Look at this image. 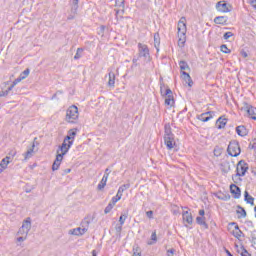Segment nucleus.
<instances>
[{
  "mask_svg": "<svg viewBox=\"0 0 256 256\" xmlns=\"http://www.w3.org/2000/svg\"><path fill=\"white\" fill-rule=\"evenodd\" d=\"M178 46L185 47L187 41V19L181 17L178 21Z\"/></svg>",
  "mask_w": 256,
  "mask_h": 256,
  "instance_id": "1",
  "label": "nucleus"
},
{
  "mask_svg": "<svg viewBox=\"0 0 256 256\" xmlns=\"http://www.w3.org/2000/svg\"><path fill=\"white\" fill-rule=\"evenodd\" d=\"M164 143L168 151H171V149H175V147H177V142H175V134H173L171 124L169 123L165 124L164 126Z\"/></svg>",
  "mask_w": 256,
  "mask_h": 256,
  "instance_id": "2",
  "label": "nucleus"
},
{
  "mask_svg": "<svg viewBox=\"0 0 256 256\" xmlns=\"http://www.w3.org/2000/svg\"><path fill=\"white\" fill-rule=\"evenodd\" d=\"M79 119V108L75 105L70 106L66 111L67 123H75Z\"/></svg>",
  "mask_w": 256,
  "mask_h": 256,
  "instance_id": "3",
  "label": "nucleus"
},
{
  "mask_svg": "<svg viewBox=\"0 0 256 256\" xmlns=\"http://www.w3.org/2000/svg\"><path fill=\"white\" fill-rule=\"evenodd\" d=\"M227 153L230 157H239V155H241V146L239 145V141H230L227 147Z\"/></svg>",
  "mask_w": 256,
  "mask_h": 256,
  "instance_id": "4",
  "label": "nucleus"
},
{
  "mask_svg": "<svg viewBox=\"0 0 256 256\" xmlns=\"http://www.w3.org/2000/svg\"><path fill=\"white\" fill-rule=\"evenodd\" d=\"M247 171H249V164L245 160H240L236 167V177H245Z\"/></svg>",
  "mask_w": 256,
  "mask_h": 256,
  "instance_id": "5",
  "label": "nucleus"
},
{
  "mask_svg": "<svg viewBox=\"0 0 256 256\" xmlns=\"http://www.w3.org/2000/svg\"><path fill=\"white\" fill-rule=\"evenodd\" d=\"M242 105V111H246L248 117H250V119H253V121H256V108L247 102H243Z\"/></svg>",
  "mask_w": 256,
  "mask_h": 256,
  "instance_id": "6",
  "label": "nucleus"
},
{
  "mask_svg": "<svg viewBox=\"0 0 256 256\" xmlns=\"http://www.w3.org/2000/svg\"><path fill=\"white\" fill-rule=\"evenodd\" d=\"M138 57H143L144 59H149L151 57L149 53V46L141 42L138 43Z\"/></svg>",
  "mask_w": 256,
  "mask_h": 256,
  "instance_id": "7",
  "label": "nucleus"
},
{
  "mask_svg": "<svg viewBox=\"0 0 256 256\" xmlns=\"http://www.w3.org/2000/svg\"><path fill=\"white\" fill-rule=\"evenodd\" d=\"M162 97L165 99V105H168L169 107H173L175 105V98H173V91L170 90V88H167L165 90V93L162 94Z\"/></svg>",
  "mask_w": 256,
  "mask_h": 256,
  "instance_id": "8",
  "label": "nucleus"
},
{
  "mask_svg": "<svg viewBox=\"0 0 256 256\" xmlns=\"http://www.w3.org/2000/svg\"><path fill=\"white\" fill-rule=\"evenodd\" d=\"M72 146H73V140L68 141V143H67V140H65V138H64V141H63L62 145L60 146V151L62 153L59 154V150H58L57 155H62V157L64 155H67V153L69 152V149H71Z\"/></svg>",
  "mask_w": 256,
  "mask_h": 256,
  "instance_id": "9",
  "label": "nucleus"
},
{
  "mask_svg": "<svg viewBox=\"0 0 256 256\" xmlns=\"http://www.w3.org/2000/svg\"><path fill=\"white\" fill-rule=\"evenodd\" d=\"M217 11H220V13H229L231 11L229 9V4L225 3L224 1H220L216 4Z\"/></svg>",
  "mask_w": 256,
  "mask_h": 256,
  "instance_id": "10",
  "label": "nucleus"
},
{
  "mask_svg": "<svg viewBox=\"0 0 256 256\" xmlns=\"http://www.w3.org/2000/svg\"><path fill=\"white\" fill-rule=\"evenodd\" d=\"M230 193L234 195V199H240L241 197V188L235 184L230 185Z\"/></svg>",
  "mask_w": 256,
  "mask_h": 256,
  "instance_id": "11",
  "label": "nucleus"
},
{
  "mask_svg": "<svg viewBox=\"0 0 256 256\" xmlns=\"http://www.w3.org/2000/svg\"><path fill=\"white\" fill-rule=\"evenodd\" d=\"M210 119H213V111H208L198 116V120L202 121L203 123H207V121H210Z\"/></svg>",
  "mask_w": 256,
  "mask_h": 256,
  "instance_id": "12",
  "label": "nucleus"
},
{
  "mask_svg": "<svg viewBox=\"0 0 256 256\" xmlns=\"http://www.w3.org/2000/svg\"><path fill=\"white\" fill-rule=\"evenodd\" d=\"M61 161H63V155H56V159L52 164V171H58L59 167H61Z\"/></svg>",
  "mask_w": 256,
  "mask_h": 256,
  "instance_id": "13",
  "label": "nucleus"
},
{
  "mask_svg": "<svg viewBox=\"0 0 256 256\" xmlns=\"http://www.w3.org/2000/svg\"><path fill=\"white\" fill-rule=\"evenodd\" d=\"M236 133L240 137H247V135H249V130H247V128L245 126L240 125V126L236 127Z\"/></svg>",
  "mask_w": 256,
  "mask_h": 256,
  "instance_id": "14",
  "label": "nucleus"
},
{
  "mask_svg": "<svg viewBox=\"0 0 256 256\" xmlns=\"http://www.w3.org/2000/svg\"><path fill=\"white\" fill-rule=\"evenodd\" d=\"M182 79L183 81H185V83L189 86V87H193V80L191 79V75H189V73L182 71Z\"/></svg>",
  "mask_w": 256,
  "mask_h": 256,
  "instance_id": "15",
  "label": "nucleus"
},
{
  "mask_svg": "<svg viewBox=\"0 0 256 256\" xmlns=\"http://www.w3.org/2000/svg\"><path fill=\"white\" fill-rule=\"evenodd\" d=\"M238 210H236V213L238 215V219H245L247 217V211L245 208H243L241 205L236 206Z\"/></svg>",
  "mask_w": 256,
  "mask_h": 256,
  "instance_id": "16",
  "label": "nucleus"
},
{
  "mask_svg": "<svg viewBox=\"0 0 256 256\" xmlns=\"http://www.w3.org/2000/svg\"><path fill=\"white\" fill-rule=\"evenodd\" d=\"M182 217L183 221H185V223H188V225L193 224V216L191 215V213H189V211H184Z\"/></svg>",
  "mask_w": 256,
  "mask_h": 256,
  "instance_id": "17",
  "label": "nucleus"
},
{
  "mask_svg": "<svg viewBox=\"0 0 256 256\" xmlns=\"http://www.w3.org/2000/svg\"><path fill=\"white\" fill-rule=\"evenodd\" d=\"M86 231H87V228L78 227L70 230V235H76V236L85 235Z\"/></svg>",
  "mask_w": 256,
  "mask_h": 256,
  "instance_id": "18",
  "label": "nucleus"
},
{
  "mask_svg": "<svg viewBox=\"0 0 256 256\" xmlns=\"http://www.w3.org/2000/svg\"><path fill=\"white\" fill-rule=\"evenodd\" d=\"M109 179V177H107V174H104L100 183L97 186L98 191H103V189H105V186L107 185V180Z\"/></svg>",
  "mask_w": 256,
  "mask_h": 256,
  "instance_id": "19",
  "label": "nucleus"
},
{
  "mask_svg": "<svg viewBox=\"0 0 256 256\" xmlns=\"http://www.w3.org/2000/svg\"><path fill=\"white\" fill-rule=\"evenodd\" d=\"M225 125H227V118L219 117L216 121L217 129H225Z\"/></svg>",
  "mask_w": 256,
  "mask_h": 256,
  "instance_id": "20",
  "label": "nucleus"
},
{
  "mask_svg": "<svg viewBox=\"0 0 256 256\" xmlns=\"http://www.w3.org/2000/svg\"><path fill=\"white\" fill-rule=\"evenodd\" d=\"M76 135H77V128L69 130L68 135L65 137V141H68V142L74 141Z\"/></svg>",
  "mask_w": 256,
  "mask_h": 256,
  "instance_id": "21",
  "label": "nucleus"
},
{
  "mask_svg": "<svg viewBox=\"0 0 256 256\" xmlns=\"http://www.w3.org/2000/svg\"><path fill=\"white\" fill-rule=\"evenodd\" d=\"M244 201L247 202L249 205H255V198L253 196L249 195L248 191L244 192Z\"/></svg>",
  "mask_w": 256,
  "mask_h": 256,
  "instance_id": "22",
  "label": "nucleus"
},
{
  "mask_svg": "<svg viewBox=\"0 0 256 256\" xmlns=\"http://www.w3.org/2000/svg\"><path fill=\"white\" fill-rule=\"evenodd\" d=\"M35 149V143L32 144V146L24 153V160L27 161V159H31L33 157Z\"/></svg>",
  "mask_w": 256,
  "mask_h": 256,
  "instance_id": "23",
  "label": "nucleus"
},
{
  "mask_svg": "<svg viewBox=\"0 0 256 256\" xmlns=\"http://www.w3.org/2000/svg\"><path fill=\"white\" fill-rule=\"evenodd\" d=\"M161 46V37L159 36V32L154 34V47L157 51H159V47Z\"/></svg>",
  "mask_w": 256,
  "mask_h": 256,
  "instance_id": "24",
  "label": "nucleus"
},
{
  "mask_svg": "<svg viewBox=\"0 0 256 256\" xmlns=\"http://www.w3.org/2000/svg\"><path fill=\"white\" fill-rule=\"evenodd\" d=\"M196 223L198 225H201L202 227H204V229H209V225L207 224V222H205V217H201V216H198L196 218Z\"/></svg>",
  "mask_w": 256,
  "mask_h": 256,
  "instance_id": "25",
  "label": "nucleus"
},
{
  "mask_svg": "<svg viewBox=\"0 0 256 256\" xmlns=\"http://www.w3.org/2000/svg\"><path fill=\"white\" fill-rule=\"evenodd\" d=\"M129 187H131V184H123L122 186H120L117 191L118 197H123V193H125V191L129 189Z\"/></svg>",
  "mask_w": 256,
  "mask_h": 256,
  "instance_id": "26",
  "label": "nucleus"
},
{
  "mask_svg": "<svg viewBox=\"0 0 256 256\" xmlns=\"http://www.w3.org/2000/svg\"><path fill=\"white\" fill-rule=\"evenodd\" d=\"M220 169L222 173H229V171H231V164L229 163V161H225L221 164Z\"/></svg>",
  "mask_w": 256,
  "mask_h": 256,
  "instance_id": "27",
  "label": "nucleus"
},
{
  "mask_svg": "<svg viewBox=\"0 0 256 256\" xmlns=\"http://www.w3.org/2000/svg\"><path fill=\"white\" fill-rule=\"evenodd\" d=\"M214 23H216V25H225L227 23V17H225V16H217L214 19Z\"/></svg>",
  "mask_w": 256,
  "mask_h": 256,
  "instance_id": "28",
  "label": "nucleus"
},
{
  "mask_svg": "<svg viewBox=\"0 0 256 256\" xmlns=\"http://www.w3.org/2000/svg\"><path fill=\"white\" fill-rule=\"evenodd\" d=\"M108 77H109L108 87H115V73L109 72Z\"/></svg>",
  "mask_w": 256,
  "mask_h": 256,
  "instance_id": "29",
  "label": "nucleus"
},
{
  "mask_svg": "<svg viewBox=\"0 0 256 256\" xmlns=\"http://www.w3.org/2000/svg\"><path fill=\"white\" fill-rule=\"evenodd\" d=\"M23 229L28 231V233L31 231V218L28 217L26 220L23 221L22 224Z\"/></svg>",
  "mask_w": 256,
  "mask_h": 256,
  "instance_id": "30",
  "label": "nucleus"
},
{
  "mask_svg": "<svg viewBox=\"0 0 256 256\" xmlns=\"http://www.w3.org/2000/svg\"><path fill=\"white\" fill-rule=\"evenodd\" d=\"M11 162V157L6 156L4 159H2L0 166H2V169H7V165Z\"/></svg>",
  "mask_w": 256,
  "mask_h": 256,
  "instance_id": "31",
  "label": "nucleus"
},
{
  "mask_svg": "<svg viewBox=\"0 0 256 256\" xmlns=\"http://www.w3.org/2000/svg\"><path fill=\"white\" fill-rule=\"evenodd\" d=\"M217 197L221 200V201H229V199H231V195L229 194H225V193H218Z\"/></svg>",
  "mask_w": 256,
  "mask_h": 256,
  "instance_id": "32",
  "label": "nucleus"
},
{
  "mask_svg": "<svg viewBox=\"0 0 256 256\" xmlns=\"http://www.w3.org/2000/svg\"><path fill=\"white\" fill-rule=\"evenodd\" d=\"M179 67H180V70L182 71V73H183V71H187V69H190L189 64H187V62H185L184 60H181L179 62Z\"/></svg>",
  "mask_w": 256,
  "mask_h": 256,
  "instance_id": "33",
  "label": "nucleus"
},
{
  "mask_svg": "<svg viewBox=\"0 0 256 256\" xmlns=\"http://www.w3.org/2000/svg\"><path fill=\"white\" fill-rule=\"evenodd\" d=\"M157 243V232L154 231L151 235V241L147 242V245H155Z\"/></svg>",
  "mask_w": 256,
  "mask_h": 256,
  "instance_id": "34",
  "label": "nucleus"
},
{
  "mask_svg": "<svg viewBox=\"0 0 256 256\" xmlns=\"http://www.w3.org/2000/svg\"><path fill=\"white\" fill-rule=\"evenodd\" d=\"M118 201H121V196L116 194V196L112 197V199L109 203H110V205H113L115 207V205Z\"/></svg>",
  "mask_w": 256,
  "mask_h": 256,
  "instance_id": "35",
  "label": "nucleus"
},
{
  "mask_svg": "<svg viewBox=\"0 0 256 256\" xmlns=\"http://www.w3.org/2000/svg\"><path fill=\"white\" fill-rule=\"evenodd\" d=\"M82 56H83V48H78L74 56V59L75 60L81 59Z\"/></svg>",
  "mask_w": 256,
  "mask_h": 256,
  "instance_id": "36",
  "label": "nucleus"
},
{
  "mask_svg": "<svg viewBox=\"0 0 256 256\" xmlns=\"http://www.w3.org/2000/svg\"><path fill=\"white\" fill-rule=\"evenodd\" d=\"M220 50L222 53H225L226 55H228L229 53H231V49L227 48V45L223 44L220 46Z\"/></svg>",
  "mask_w": 256,
  "mask_h": 256,
  "instance_id": "37",
  "label": "nucleus"
},
{
  "mask_svg": "<svg viewBox=\"0 0 256 256\" xmlns=\"http://www.w3.org/2000/svg\"><path fill=\"white\" fill-rule=\"evenodd\" d=\"M233 236L236 239H241V237L243 236V231H241V230H234L233 231Z\"/></svg>",
  "mask_w": 256,
  "mask_h": 256,
  "instance_id": "38",
  "label": "nucleus"
},
{
  "mask_svg": "<svg viewBox=\"0 0 256 256\" xmlns=\"http://www.w3.org/2000/svg\"><path fill=\"white\" fill-rule=\"evenodd\" d=\"M125 221H127V213L121 214V216L119 218L120 225H125Z\"/></svg>",
  "mask_w": 256,
  "mask_h": 256,
  "instance_id": "39",
  "label": "nucleus"
},
{
  "mask_svg": "<svg viewBox=\"0 0 256 256\" xmlns=\"http://www.w3.org/2000/svg\"><path fill=\"white\" fill-rule=\"evenodd\" d=\"M29 73H30L29 68H27L26 70H24V71L20 74L21 79H27V77H29Z\"/></svg>",
  "mask_w": 256,
  "mask_h": 256,
  "instance_id": "40",
  "label": "nucleus"
},
{
  "mask_svg": "<svg viewBox=\"0 0 256 256\" xmlns=\"http://www.w3.org/2000/svg\"><path fill=\"white\" fill-rule=\"evenodd\" d=\"M18 235H25V237H27V235H29V231H27L25 228H23V226H21L18 231Z\"/></svg>",
  "mask_w": 256,
  "mask_h": 256,
  "instance_id": "41",
  "label": "nucleus"
},
{
  "mask_svg": "<svg viewBox=\"0 0 256 256\" xmlns=\"http://www.w3.org/2000/svg\"><path fill=\"white\" fill-rule=\"evenodd\" d=\"M115 206L113 205V204H108L107 206H106V208L104 209V213L107 215V213H111V211L113 210V208H114Z\"/></svg>",
  "mask_w": 256,
  "mask_h": 256,
  "instance_id": "42",
  "label": "nucleus"
},
{
  "mask_svg": "<svg viewBox=\"0 0 256 256\" xmlns=\"http://www.w3.org/2000/svg\"><path fill=\"white\" fill-rule=\"evenodd\" d=\"M116 7H122V9H125V0H115Z\"/></svg>",
  "mask_w": 256,
  "mask_h": 256,
  "instance_id": "43",
  "label": "nucleus"
},
{
  "mask_svg": "<svg viewBox=\"0 0 256 256\" xmlns=\"http://www.w3.org/2000/svg\"><path fill=\"white\" fill-rule=\"evenodd\" d=\"M133 256H141V248L139 246L133 248Z\"/></svg>",
  "mask_w": 256,
  "mask_h": 256,
  "instance_id": "44",
  "label": "nucleus"
},
{
  "mask_svg": "<svg viewBox=\"0 0 256 256\" xmlns=\"http://www.w3.org/2000/svg\"><path fill=\"white\" fill-rule=\"evenodd\" d=\"M79 9V6H76V5H72V8H71V13L73 15H77V10Z\"/></svg>",
  "mask_w": 256,
  "mask_h": 256,
  "instance_id": "45",
  "label": "nucleus"
},
{
  "mask_svg": "<svg viewBox=\"0 0 256 256\" xmlns=\"http://www.w3.org/2000/svg\"><path fill=\"white\" fill-rule=\"evenodd\" d=\"M115 230L118 235H121V231H123V225L120 224L119 226H116Z\"/></svg>",
  "mask_w": 256,
  "mask_h": 256,
  "instance_id": "46",
  "label": "nucleus"
},
{
  "mask_svg": "<svg viewBox=\"0 0 256 256\" xmlns=\"http://www.w3.org/2000/svg\"><path fill=\"white\" fill-rule=\"evenodd\" d=\"M223 37L224 39H231V37H233V32H226Z\"/></svg>",
  "mask_w": 256,
  "mask_h": 256,
  "instance_id": "47",
  "label": "nucleus"
},
{
  "mask_svg": "<svg viewBox=\"0 0 256 256\" xmlns=\"http://www.w3.org/2000/svg\"><path fill=\"white\" fill-rule=\"evenodd\" d=\"M21 81H23V78H21L20 76L18 78H16L12 84L17 85L18 83H21Z\"/></svg>",
  "mask_w": 256,
  "mask_h": 256,
  "instance_id": "48",
  "label": "nucleus"
},
{
  "mask_svg": "<svg viewBox=\"0 0 256 256\" xmlns=\"http://www.w3.org/2000/svg\"><path fill=\"white\" fill-rule=\"evenodd\" d=\"M146 216L148 217V219H153V211L152 210L147 211Z\"/></svg>",
  "mask_w": 256,
  "mask_h": 256,
  "instance_id": "49",
  "label": "nucleus"
},
{
  "mask_svg": "<svg viewBox=\"0 0 256 256\" xmlns=\"http://www.w3.org/2000/svg\"><path fill=\"white\" fill-rule=\"evenodd\" d=\"M68 173H71V168H67V169L62 170L61 175H68Z\"/></svg>",
  "mask_w": 256,
  "mask_h": 256,
  "instance_id": "50",
  "label": "nucleus"
},
{
  "mask_svg": "<svg viewBox=\"0 0 256 256\" xmlns=\"http://www.w3.org/2000/svg\"><path fill=\"white\" fill-rule=\"evenodd\" d=\"M7 95H9V91H1L0 92V97H7Z\"/></svg>",
  "mask_w": 256,
  "mask_h": 256,
  "instance_id": "51",
  "label": "nucleus"
},
{
  "mask_svg": "<svg viewBox=\"0 0 256 256\" xmlns=\"http://www.w3.org/2000/svg\"><path fill=\"white\" fill-rule=\"evenodd\" d=\"M26 239H27V236H25V237L20 236V237L17 238V241H18L19 243H22V242L25 241Z\"/></svg>",
  "mask_w": 256,
  "mask_h": 256,
  "instance_id": "52",
  "label": "nucleus"
},
{
  "mask_svg": "<svg viewBox=\"0 0 256 256\" xmlns=\"http://www.w3.org/2000/svg\"><path fill=\"white\" fill-rule=\"evenodd\" d=\"M251 256V254H249V252L247 251V249L243 248V252L241 253V256Z\"/></svg>",
  "mask_w": 256,
  "mask_h": 256,
  "instance_id": "53",
  "label": "nucleus"
},
{
  "mask_svg": "<svg viewBox=\"0 0 256 256\" xmlns=\"http://www.w3.org/2000/svg\"><path fill=\"white\" fill-rule=\"evenodd\" d=\"M174 253H175V249H170V250H167V255L169 256V255H174Z\"/></svg>",
  "mask_w": 256,
  "mask_h": 256,
  "instance_id": "54",
  "label": "nucleus"
},
{
  "mask_svg": "<svg viewBox=\"0 0 256 256\" xmlns=\"http://www.w3.org/2000/svg\"><path fill=\"white\" fill-rule=\"evenodd\" d=\"M250 5H251V7H253V9H256V0H252L250 2Z\"/></svg>",
  "mask_w": 256,
  "mask_h": 256,
  "instance_id": "55",
  "label": "nucleus"
},
{
  "mask_svg": "<svg viewBox=\"0 0 256 256\" xmlns=\"http://www.w3.org/2000/svg\"><path fill=\"white\" fill-rule=\"evenodd\" d=\"M137 61H138V59L137 58H133L132 59V63H133V65L135 66V67H137Z\"/></svg>",
  "mask_w": 256,
  "mask_h": 256,
  "instance_id": "56",
  "label": "nucleus"
},
{
  "mask_svg": "<svg viewBox=\"0 0 256 256\" xmlns=\"http://www.w3.org/2000/svg\"><path fill=\"white\" fill-rule=\"evenodd\" d=\"M14 87H15V85L12 83V85L6 91H8V93H9L10 91H13Z\"/></svg>",
  "mask_w": 256,
  "mask_h": 256,
  "instance_id": "57",
  "label": "nucleus"
},
{
  "mask_svg": "<svg viewBox=\"0 0 256 256\" xmlns=\"http://www.w3.org/2000/svg\"><path fill=\"white\" fill-rule=\"evenodd\" d=\"M111 173L109 168H106L104 175H107V177H109V174Z\"/></svg>",
  "mask_w": 256,
  "mask_h": 256,
  "instance_id": "58",
  "label": "nucleus"
},
{
  "mask_svg": "<svg viewBox=\"0 0 256 256\" xmlns=\"http://www.w3.org/2000/svg\"><path fill=\"white\" fill-rule=\"evenodd\" d=\"M199 215L201 217H203L205 215V210H203V209L199 210Z\"/></svg>",
  "mask_w": 256,
  "mask_h": 256,
  "instance_id": "59",
  "label": "nucleus"
},
{
  "mask_svg": "<svg viewBox=\"0 0 256 256\" xmlns=\"http://www.w3.org/2000/svg\"><path fill=\"white\" fill-rule=\"evenodd\" d=\"M72 5H76V6H79V0H73V3Z\"/></svg>",
  "mask_w": 256,
  "mask_h": 256,
  "instance_id": "60",
  "label": "nucleus"
},
{
  "mask_svg": "<svg viewBox=\"0 0 256 256\" xmlns=\"http://www.w3.org/2000/svg\"><path fill=\"white\" fill-rule=\"evenodd\" d=\"M242 57L247 58L248 57L247 52L243 51L242 52Z\"/></svg>",
  "mask_w": 256,
  "mask_h": 256,
  "instance_id": "61",
  "label": "nucleus"
},
{
  "mask_svg": "<svg viewBox=\"0 0 256 256\" xmlns=\"http://www.w3.org/2000/svg\"><path fill=\"white\" fill-rule=\"evenodd\" d=\"M92 256H97V250H92Z\"/></svg>",
  "mask_w": 256,
  "mask_h": 256,
  "instance_id": "62",
  "label": "nucleus"
},
{
  "mask_svg": "<svg viewBox=\"0 0 256 256\" xmlns=\"http://www.w3.org/2000/svg\"><path fill=\"white\" fill-rule=\"evenodd\" d=\"M240 230H241V229H239V225L236 224L234 231H240Z\"/></svg>",
  "mask_w": 256,
  "mask_h": 256,
  "instance_id": "63",
  "label": "nucleus"
},
{
  "mask_svg": "<svg viewBox=\"0 0 256 256\" xmlns=\"http://www.w3.org/2000/svg\"><path fill=\"white\" fill-rule=\"evenodd\" d=\"M226 254H227L228 256H233V254H231V253L229 252V250H226Z\"/></svg>",
  "mask_w": 256,
  "mask_h": 256,
  "instance_id": "64",
  "label": "nucleus"
}]
</instances>
